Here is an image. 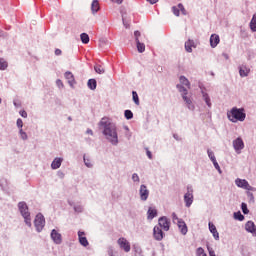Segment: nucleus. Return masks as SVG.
<instances>
[{"label": "nucleus", "mask_w": 256, "mask_h": 256, "mask_svg": "<svg viewBox=\"0 0 256 256\" xmlns=\"http://www.w3.org/2000/svg\"><path fill=\"white\" fill-rule=\"evenodd\" d=\"M203 99L208 107H211V98H209V94L202 91Z\"/></svg>", "instance_id": "obj_30"}, {"label": "nucleus", "mask_w": 256, "mask_h": 256, "mask_svg": "<svg viewBox=\"0 0 256 256\" xmlns=\"http://www.w3.org/2000/svg\"><path fill=\"white\" fill-rule=\"evenodd\" d=\"M158 227L163 231H169L171 229V221L167 217L163 216L158 219Z\"/></svg>", "instance_id": "obj_7"}, {"label": "nucleus", "mask_w": 256, "mask_h": 256, "mask_svg": "<svg viewBox=\"0 0 256 256\" xmlns=\"http://www.w3.org/2000/svg\"><path fill=\"white\" fill-rule=\"evenodd\" d=\"M80 39L82 41V43H84L85 45H87V43H89V34L87 33H82L80 35Z\"/></svg>", "instance_id": "obj_31"}, {"label": "nucleus", "mask_w": 256, "mask_h": 256, "mask_svg": "<svg viewBox=\"0 0 256 256\" xmlns=\"http://www.w3.org/2000/svg\"><path fill=\"white\" fill-rule=\"evenodd\" d=\"M155 217H157V209L150 207L147 211V219L151 221L155 219Z\"/></svg>", "instance_id": "obj_22"}, {"label": "nucleus", "mask_w": 256, "mask_h": 256, "mask_svg": "<svg viewBox=\"0 0 256 256\" xmlns=\"http://www.w3.org/2000/svg\"><path fill=\"white\" fill-rule=\"evenodd\" d=\"M63 160L61 158H55L51 164L52 169H59Z\"/></svg>", "instance_id": "obj_26"}, {"label": "nucleus", "mask_w": 256, "mask_h": 256, "mask_svg": "<svg viewBox=\"0 0 256 256\" xmlns=\"http://www.w3.org/2000/svg\"><path fill=\"white\" fill-rule=\"evenodd\" d=\"M208 251H209L210 256H217V255H215V251H213L212 248H208Z\"/></svg>", "instance_id": "obj_49"}, {"label": "nucleus", "mask_w": 256, "mask_h": 256, "mask_svg": "<svg viewBox=\"0 0 256 256\" xmlns=\"http://www.w3.org/2000/svg\"><path fill=\"white\" fill-rule=\"evenodd\" d=\"M101 7L99 6V0H93L91 4V11L93 14L97 13Z\"/></svg>", "instance_id": "obj_24"}, {"label": "nucleus", "mask_w": 256, "mask_h": 256, "mask_svg": "<svg viewBox=\"0 0 256 256\" xmlns=\"http://www.w3.org/2000/svg\"><path fill=\"white\" fill-rule=\"evenodd\" d=\"M84 163H85L86 167H93L91 160H89V158H87V156H84Z\"/></svg>", "instance_id": "obj_40"}, {"label": "nucleus", "mask_w": 256, "mask_h": 256, "mask_svg": "<svg viewBox=\"0 0 256 256\" xmlns=\"http://www.w3.org/2000/svg\"><path fill=\"white\" fill-rule=\"evenodd\" d=\"M197 45H195V42L191 39L185 42V50L187 53H193V49H195Z\"/></svg>", "instance_id": "obj_19"}, {"label": "nucleus", "mask_w": 256, "mask_h": 256, "mask_svg": "<svg viewBox=\"0 0 256 256\" xmlns=\"http://www.w3.org/2000/svg\"><path fill=\"white\" fill-rule=\"evenodd\" d=\"M61 53H62L61 49L58 48L55 50V55L59 56L61 55Z\"/></svg>", "instance_id": "obj_54"}, {"label": "nucleus", "mask_w": 256, "mask_h": 256, "mask_svg": "<svg viewBox=\"0 0 256 256\" xmlns=\"http://www.w3.org/2000/svg\"><path fill=\"white\" fill-rule=\"evenodd\" d=\"M148 159H153V155L151 154V151L147 150L146 151Z\"/></svg>", "instance_id": "obj_50"}, {"label": "nucleus", "mask_w": 256, "mask_h": 256, "mask_svg": "<svg viewBox=\"0 0 256 256\" xmlns=\"http://www.w3.org/2000/svg\"><path fill=\"white\" fill-rule=\"evenodd\" d=\"M207 153H208V157H209V159H210L211 161H216V160H217V159L215 158V154L213 153V151L208 150Z\"/></svg>", "instance_id": "obj_39"}, {"label": "nucleus", "mask_w": 256, "mask_h": 256, "mask_svg": "<svg viewBox=\"0 0 256 256\" xmlns=\"http://www.w3.org/2000/svg\"><path fill=\"white\" fill-rule=\"evenodd\" d=\"M19 211L24 218V221L28 227H31V213H29V207L27 206V203L20 202L18 203Z\"/></svg>", "instance_id": "obj_3"}, {"label": "nucleus", "mask_w": 256, "mask_h": 256, "mask_svg": "<svg viewBox=\"0 0 256 256\" xmlns=\"http://www.w3.org/2000/svg\"><path fill=\"white\" fill-rule=\"evenodd\" d=\"M134 37H135L136 42H139V38L141 37V32L135 31L134 32Z\"/></svg>", "instance_id": "obj_45"}, {"label": "nucleus", "mask_w": 256, "mask_h": 256, "mask_svg": "<svg viewBox=\"0 0 256 256\" xmlns=\"http://www.w3.org/2000/svg\"><path fill=\"white\" fill-rule=\"evenodd\" d=\"M172 220L175 223V221H177V223H179V221H183L182 219H179V217H177L176 213L172 214Z\"/></svg>", "instance_id": "obj_44"}, {"label": "nucleus", "mask_w": 256, "mask_h": 256, "mask_svg": "<svg viewBox=\"0 0 256 256\" xmlns=\"http://www.w3.org/2000/svg\"><path fill=\"white\" fill-rule=\"evenodd\" d=\"M19 133H20V136L22 139H24V140L27 139V133H25L22 128H20Z\"/></svg>", "instance_id": "obj_43"}, {"label": "nucleus", "mask_w": 256, "mask_h": 256, "mask_svg": "<svg viewBox=\"0 0 256 256\" xmlns=\"http://www.w3.org/2000/svg\"><path fill=\"white\" fill-rule=\"evenodd\" d=\"M163 230L159 226H155L153 229V237L156 241H163L164 237Z\"/></svg>", "instance_id": "obj_10"}, {"label": "nucleus", "mask_w": 256, "mask_h": 256, "mask_svg": "<svg viewBox=\"0 0 256 256\" xmlns=\"http://www.w3.org/2000/svg\"><path fill=\"white\" fill-rule=\"evenodd\" d=\"M146 1H148L150 5H155V3H157L159 0H146Z\"/></svg>", "instance_id": "obj_51"}, {"label": "nucleus", "mask_w": 256, "mask_h": 256, "mask_svg": "<svg viewBox=\"0 0 256 256\" xmlns=\"http://www.w3.org/2000/svg\"><path fill=\"white\" fill-rule=\"evenodd\" d=\"M234 218L237 219L238 221H243L245 219V216H243V214H241V212H235Z\"/></svg>", "instance_id": "obj_36"}, {"label": "nucleus", "mask_w": 256, "mask_h": 256, "mask_svg": "<svg viewBox=\"0 0 256 256\" xmlns=\"http://www.w3.org/2000/svg\"><path fill=\"white\" fill-rule=\"evenodd\" d=\"M94 70L98 73V75H103L105 73V68L101 65H95Z\"/></svg>", "instance_id": "obj_33"}, {"label": "nucleus", "mask_w": 256, "mask_h": 256, "mask_svg": "<svg viewBox=\"0 0 256 256\" xmlns=\"http://www.w3.org/2000/svg\"><path fill=\"white\" fill-rule=\"evenodd\" d=\"M78 238L80 245H82L83 247H87L89 245V241L87 240V237H85V232L79 231Z\"/></svg>", "instance_id": "obj_15"}, {"label": "nucleus", "mask_w": 256, "mask_h": 256, "mask_svg": "<svg viewBox=\"0 0 256 256\" xmlns=\"http://www.w3.org/2000/svg\"><path fill=\"white\" fill-rule=\"evenodd\" d=\"M65 77H66L69 85H71V86L75 85V76H73V73L66 72Z\"/></svg>", "instance_id": "obj_25"}, {"label": "nucleus", "mask_w": 256, "mask_h": 256, "mask_svg": "<svg viewBox=\"0 0 256 256\" xmlns=\"http://www.w3.org/2000/svg\"><path fill=\"white\" fill-rule=\"evenodd\" d=\"M172 11L176 17H179L180 11L185 15V7H183V4H178V6L172 7Z\"/></svg>", "instance_id": "obj_21"}, {"label": "nucleus", "mask_w": 256, "mask_h": 256, "mask_svg": "<svg viewBox=\"0 0 256 256\" xmlns=\"http://www.w3.org/2000/svg\"><path fill=\"white\" fill-rule=\"evenodd\" d=\"M140 198L141 201H147V199H149V190L145 185L140 186Z\"/></svg>", "instance_id": "obj_12"}, {"label": "nucleus", "mask_w": 256, "mask_h": 256, "mask_svg": "<svg viewBox=\"0 0 256 256\" xmlns=\"http://www.w3.org/2000/svg\"><path fill=\"white\" fill-rule=\"evenodd\" d=\"M249 73H251V68L246 65H242L239 67V75L240 77H249Z\"/></svg>", "instance_id": "obj_16"}, {"label": "nucleus", "mask_w": 256, "mask_h": 256, "mask_svg": "<svg viewBox=\"0 0 256 256\" xmlns=\"http://www.w3.org/2000/svg\"><path fill=\"white\" fill-rule=\"evenodd\" d=\"M250 29L253 33L256 32V14L253 15L251 22H250Z\"/></svg>", "instance_id": "obj_28"}, {"label": "nucleus", "mask_w": 256, "mask_h": 256, "mask_svg": "<svg viewBox=\"0 0 256 256\" xmlns=\"http://www.w3.org/2000/svg\"><path fill=\"white\" fill-rule=\"evenodd\" d=\"M177 225L182 235H185L186 233H188L189 229L187 228V224L185 223V221L178 220Z\"/></svg>", "instance_id": "obj_17"}, {"label": "nucleus", "mask_w": 256, "mask_h": 256, "mask_svg": "<svg viewBox=\"0 0 256 256\" xmlns=\"http://www.w3.org/2000/svg\"><path fill=\"white\" fill-rule=\"evenodd\" d=\"M137 45V50L139 53H145V44L141 43L140 40H138V42H136Z\"/></svg>", "instance_id": "obj_29"}, {"label": "nucleus", "mask_w": 256, "mask_h": 256, "mask_svg": "<svg viewBox=\"0 0 256 256\" xmlns=\"http://www.w3.org/2000/svg\"><path fill=\"white\" fill-rule=\"evenodd\" d=\"M179 81L181 86L184 85L185 87H187V89H191V82H189V79H187V77L180 76Z\"/></svg>", "instance_id": "obj_23"}, {"label": "nucleus", "mask_w": 256, "mask_h": 256, "mask_svg": "<svg viewBox=\"0 0 256 256\" xmlns=\"http://www.w3.org/2000/svg\"><path fill=\"white\" fill-rule=\"evenodd\" d=\"M176 88L178 89L179 93H182L183 101H185L186 105H188V108L191 109V105L193 104V101L191 100L190 97H187V95L189 94V91L187 90V88H184L183 86H181V84H177Z\"/></svg>", "instance_id": "obj_4"}, {"label": "nucleus", "mask_w": 256, "mask_h": 256, "mask_svg": "<svg viewBox=\"0 0 256 256\" xmlns=\"http://www.w3.org/2000/svg\"><path fill=\"white\" fill-rule=\"evenodd\" d=\"M87 85L89 89H91L92 91H95V89H97V80L89 79Z\"/></svg>", "instance_id": "obj_27"}, {"label": "nucleus", "mask_w": 256, "mask_h": 256, "mask_svg": "<svg viewBox=\"0 0 256 256\" xmlns=\"http://www.w3.org/2000/svg\"><path fill=\"white\" fill-rule=\"evenodd\" d=\"M241 209H242V212L244 213V215H248L249 214V209L247 208V205L245 204V202H243L241 204Z\"/></svg>", "instance_id": "obj_37"}, {"label": "nucleus", "mask_w": 256, "mask_h": 256, "mask_svg": "<svg viewBox=\"0 0 256 256\" xmlns=\"http://www.w3.org/2000/svg\"><path fill=\"white\" fill-rule=\"evenodd\" d=\"M132 180H133L134 182L139 183V175H137V173H134V174L132 175Z\"/></svg>", "instance_id": "obj_47"}, {"label": "nucleus", "mask_w": 256, "mask_h": 256, "mask_svg": "<svg viewBox=\"0 0 256 256\" xmlns=\"http://www.w3.org/2000/svg\"><path fill=\"white\" fill-rule=\"evenodd\" d=\"M56 85H58V87H63V81L57 80Z\"/></svg>", "instance_id": "obj_52"}, {"label": "nucleus", "mask_w": 256, "mask_h": 256, "mask_svg": "<svg viewBox=\"0 0 256 256\" xmlns=\"http://www.w3.org/2000/svg\"><path fill=\"white\" fill-rule=\"evenodd\" d=\"M235 183L237 187H240L241 189H246V191H256V189L249 185V182L245 179L238 178L235 180Z\"/></svg>", "instance_id": "obj_6"}, {"label": "nucleus", "mask_w": 256, "mask_h": 256, "mask_svg": "<svg viewBox=\"0 0 256 256\" xmlns=\"http://www.w3.org/2000/svg\"><path fill=\"white\" fill-rule=\"evenodd\" d=\"M87 133H88V135H93V130L88 129V130H87Z\"/></svg>", "instance_id": "obj_55"}, {"label": "nucleus", "mask_w": 256, "mask_h": 256, "mask_svg": "<svg viewBox=\"0 0 256 256\" xmlns=\"http://www.w3.org/2000/svg\"><path fill=\"white\" fill-rule=\"evenodd\" d=\"M245 229L248 233H252V235L256 237V226L253 221H248L245 225Z\"/></svg>", "instance_id": "obj_13"}, {"label": "nucleus", "mask_w": 256, "mask_h": 256, "mask_svg": "<svg viewBox=\"0 0 256 256\" xmlns=\"http://www.w3.org/2000/svg\"><path fill=\"white\" fill-rule=\"evenodd\" d=\"M99 125L103 128V135H105L106 139L112 143V145H117V143H119L117 126L107 117L102 118Z\"/></svg>", "instance_id": "obj_1"}, {"label": "nucleus", "mask_w": 256, "mask_h": 256, "mask_svg": "<svg viewBox=\"0 0 256 256\" xmlns=\"http://www.w3.org/2000/svg\"><path fill=\"white\" fill-rule=\"evenodd\" d=\"M132 99H133L135 105H139V103H140L139 95L137 94V92H135V91L132 92Z\"/></svg>", "instance_id": "obj_34"}, {"label": "nucleus", "mask_w": 256, "mask_h": 256, "mask_svg": "<svg viewBox=\"0 0 256 256\" xmlns=\"http://www.w3.org/2000/svg\"><path fill=\"white\" fill-rule=\"evenodd\" d=\"M196 255L197 256H207V253H205V249H203L202 247H199L196 250Z\"/></svg>", "instance_id": "obj_35"}, {"label": "nucleus", "mask_w": 256, "mask_h": 256, "mask_svg": "<svg viewBox=\"0 0 256 256\" xmlns=\"http://www.w3.org/2000/svg\"><path fill=\"white\" fill-rule=\"evenodd\" d=\"M247 197L250 200V203H255V196H253V193L247 192Z\"/></svg>", "instance_id": "obj_41"}, {"label": "nucleus", "mask_w": 256, "mask_h": 256, "mask_svg": "<svg viewBox=\"0 0 256 256\" xmlns=\"http://www.w3.org/2000/svg\"><path fill=\"white\" fill-rule=\"evenodd\" d=\"M215 169L221 173V167H219V163H217V160L212 161Z\"/></svg>", "instance_id": "obj_46"}, {"label": "nucleus", "mask_w": 256, "mask_h": 256, "mask_svg": "<svg viewBox=\"0 0 256 256\" xmlns=\"http://www.w3.org/2000/svg\"><path fill=\"white\" fill-rule=\"evenodd\" d=\"M34 225L38 233H41V231H43V227H45V216L41 213L37 214L34 220Z\"/></svg>", "instance_id": "obj_5"}, {"label": "nucleus", "mask_w": 256, "mask_h": 256, "mask_svg": "<svg viewBox=\"0 0 256 256\" xmlns=\"http://www.w3.org/2000/svg\"><path fill=\"white\" fill-rule=\"evenodd\" d=\"M233 147L236 153H241L242 149H245V143L241 137H238L236 140L233 141Z\"/></svg>", "instance_id": "obj_9"}, {"label": "nucleus", "mask_w": 256, "mask_h": 256, "mask_svg": "<svg viewBox=\"0 0 256 256\" xmlns=\"http://www.w3.org/2000/svg\"><path fill=\"white\" fill-rule=\"evenodd\" d=\"M20 115H21V117H24V119H26V117H27V112H26L25 110H21V111H20Z\"/></svg>", "instance_id": "obj_48"}, {"label": "nucleus", "mask_w": 256, "mask_h": 256, "mask_svg": "<svg viewBox=\"0 0 256 256\" xmlns=\"http://www.w3.org/2000/svg\"><path fill=\"white\" fill-rule=\"evenodd\" d=\"M124 116L126 119H131L133 117V112L131 110H125Z\"/></svg>", "instance_id": "obj_38"}, {"label": "nucleus", "mask_w": 256, "mask_h": 256, "mask_svg": "<svg viewBox=\"0 0 256 256\" xmlns=\"http://www.w3.org/2000/svg\"><path fill=\"white\" fill-rule=\"evenodd\" d=\"M16 125L17 127H19V129H23V120L21 118H18Z\"/></svg>", "instance_id": "obj_42"}, {"label": "nucleus", "mask_w": 256, "mask_h": 256, "mask_svg": "<svg viewBox=\"0 0 256 256\" xmlns=\"http://www.w3.org/2000/svg\"><path fill=\"white\" fill-rule=\"evenodd\" d=\"M117 243L120 249L125 251V253H129V251H131V243H129V241L126 238H123V237L119 238L117 240Z\"/></svg>", "instance_id": "obj_8"}, {"label": "nucleus", "mask_w": 256, "mask_h": 256, "mask_svg": "<svg viewBox=\"0 0 256 256\" xmlns=\"http://www.w3.org/2000/svg\"><path fill=\"white\" fill-rule=\"evenodd\" d=\"M184 201L186 207H191V205H193V190L191 188H188L187 193L184 195Z\"/></svg>", "instance_id": "obj_11"}, {"label": "nucleus", "mask_w": 256, "mask_h": 256, "mask_svg": "<svg viewBox=\"0 0 256 256\" xmlns=\"http://www.w3.org/2000/svg\"><path fill=\"white\" fill-rule=\"evenodd\" d=\"M209 231L212 233L214 239L219 240V232L217 231V227L212 222H209L208 224Z\"/></svg>", "instance_id": "obj_18"}, {"label": "nucleus", "mask_w": 256, "mask_h": 256, "mask_svg": "<svg viewBox=\"0 0 256 256\" xmlns=\"http://www.w3.org/2000/svg\"><path fill=\"white\" fill-rule=\"evenodd\" d=\"M9 67V64L5 61V59L0 58V70L5 71Z\"/></svg>", "instance_id": "obj_32"}, {"label": "nucleus", "mask_w": 256, "mask_h": 256, "mask_svg": "<svg viewBox=\"0 0 256 256\" xmlns=\"http://www.w3.org/2000/svg\"><path fill=\"white\" fill-rule=\"evenodd\" d=\"M0 103H1V98H0Z\"/></svg>", "instance_id": "obj_56"}, {"label": "nucleus", "mask_w": 256, "mask_h": 256, "mask_svg": "<svg viewBox=\"0 0 256 256\" xmlns=\"http://www.w3.org/2000/svg\"><path fill=\"white\" fill-rule=\"evenodd\" d=\"M113 3H117L118 5H121L123 3V0H111Z\"/></svg>", "instance_id": "obj_53"}, {"label": "nucleus", "mask_w": 256, "mask_h": 256, "mask_svg": "<svg viewBox=\"0 0 256 256\" xmlns=\"http://www.w3.org/2000/svg\"><path fill=\"white\" fill-rule=\"evenodd\" d=\"M221 39L219 38V35L217 34H212L210 36V45L213 49L217 47V44L220 43Z\"/></svg>", "instance_id": "obj_20"}, {"label": "nucleus", "mask_w": 256, "mask_h": 256, "mask_svg": "<svg viewBox=\"0 0 256 256\" xmlns=\"http://www.w3.org/2000/svg\"><path fill=\"white\" fill-rule=\"evenodd\" d=\"M245 117H247V114H245V109L243 108L234 107L228 113V119L229 121H232V123H237V121H245Z\"/></svg>", "instance_id": "obj_2"}, {"label": "nucleus", "mask_w": 256, "mask_h": 256, "mask_svg": "<svg viewBox=\"0 0 256 256\" xmlns=\"http://www.w3.org/2000/svg\"><path fill=\"white\" fill-rule=\"evenodd\" d=\"M51 239L57 245L61 244V242L63 241V239L61 238V234H59V232H57V230H55V229L52 230V232H51Z\"/></svg>", "instance_id": "obj_14"}]
</instances>
